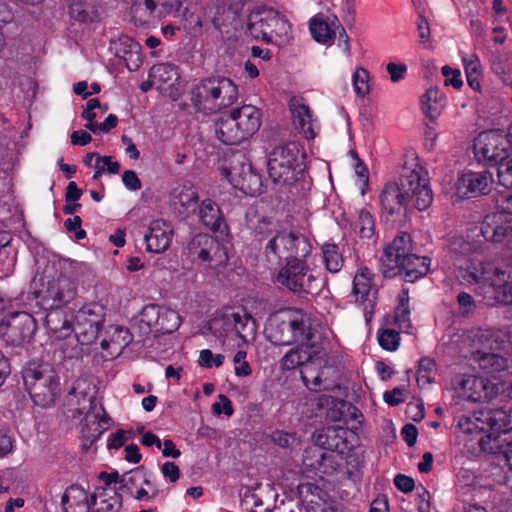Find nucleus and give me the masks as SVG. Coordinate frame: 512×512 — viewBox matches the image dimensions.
I'll return each instance as SVG.
<instances>
[{
	"instance_id": "obj_64",
	"label": "nucleus",
	"mask_w": 512,
	"mask_h": 512,
	"mask_svg": "<svg viewBox=\"0 0 512 512\" xmlns=\"http://www.w3.org/2000/svg\"><path fill=\"white\" fill-rule=\"evenodd\" d=\"M495 211L506 214L507 217H512V193L506 192L499 196Z\"/></svg>"
},
{
	"instance_id": "obj_6",
	"label": "nucleus",
	"mask_w": 512,
	"mask_h": 512,
	"mask_svg": "<svg viewBox=\"0 0 512 512\" xmlns=\"http://www.w3.org/2000/svg\"><path fill=\"white\" fill-rule=\"evenodd\" d=\"M237 99L238 87L226 77L201 79L191 89L192 105L204 114L217 113L233 105Z\"/></svg>"
},
{
	"instance_id": "obj_34",
	"label": "nucleus",
	"mask_w": 512,
	"mask_h": 512,
	"mask_svg": "<svg viewBox=\"0 0 512 512\" xmlns=\"http://www.w3.org/2000/svg\"><path fill=\"white\" fill-rule=\"evenodd\" d=\"M480 445L484 451L503 454L506 461L512 465V428L507 429L505 426L498 432L488 434L481 438Z\"/></svg>"
},
{
	"instance_id": "obj_31",
	"label": "nucleus",
	"mask_w": 512,
	"mask_h": 512,
	"mask_svg": "<svg viewBox=\"0 0 512 512\" xmlns=\"http://www.w3.org/2000/svg\"><path fill=\"white\" fill-rule=\"evenodd\" d=\"M173 233V227L169 222L161 219L152 221L144 235L147 251L165 252L171 244Z\"/></svg>"
},
{
	"instance_id": "obj_26",
	"label": "nucleus",
	"mask_w": 512,
	"mask_h": 512,
	"mask_svg": "<svg viewBox=\"0 0 512 512\" xmlns=\"http://www.w3.org/2000/svg\"><path fill=\"white\" fill-rule=\"evenodd\" d=\"M190 253L210 267L217 268L227 261V254L220 243L208 234L196 235L190 245Z\"/></svg>"
},
{
	"instance_id": "obj_41",
	"label": "nucleus",
	"mask_w": 512,
	"mask_h": 512,
	"mask_svg": "<svg viewBox=\"0 0 512 512\" xmlns=\"http://www.w3.org/2000/svg\"><path fill=\"white\" fill-rule=\"evenodd\" d=\"M317 343L314 348H307L305 345H300L297 348L289 350L281 359L280 365L283 370H293L297 367L304 369L306 363L312 361L317 352Z\"/></svg>"
},
{
	"instance_id": "obj_54",
	"label": "nucleus",
	"mask_w": 512,
	"mask_h": 512,
	"mask_svg": "<svg viewBox=\"0 0 512 512\" xmlns=\"http://www.w3.org/2000/svg\"><path fill=\"white\" fill-rule=\"evenodd\" d=\"M225 356L223 354H215L210 349H203L199 353L198 364L203 368L220 367L223 365Z\"/></svg>"
},
{
	"instance_id": "obj_10",
	"label": "nucleus",
	"mask_w": 512,
	"mask_h": 512,
	"mask_svg": "<svg viewBox=\"0 0 512 512\" xmlns=\"http://www.w3.org/2000/svg\"><path fill=\"white\" fill-rule=\"evenodd\" d=\"M18 300L20 306L9 310L0 322L1 336L11 346L29 343L37 328L33 314L38 313V310L24 294Z\"/></svg>"
},
{
	"instance_id": "obj_61",
	"label": "nucleus",
	"mask_w": 512,
	"mask_h": 512,
	"mask_svg": "<svg viewBox=\"0 0 512 512\" xmlns=\"http://www.w3.org/2000/svg\"><path fill=\"white\" fill-rule=\"evenodd\" d=\"M442 74L445 77V85H451L456 89L462 87L463 81L461 79V72L459 69H453L449 66H443Z\"/></svg>"
},
{
	"instance_id": "obj_55",
	"label": "nucleus",
	"mask_w": 512,
	"mask_h": 512,
	"mask_svg": "<svg viewBox=\"0 0 512 512\" xmlns=\"http://www.w3.org/2000/svg\"><path fill=\"white\" fill-rule=\"evenodd\" d=\"M498 164V181L505 188H512V155Z\"/></svg>"
},
{
	"instance_id": "obj_40",
	"label": "nucleus",
	"mask_w": 512,
	"mask_h": 512,
	"mask_svg": "<svg viewBox=\"0 0 512 512\" xmlns=\"http://www.w3.org/2000/svg\"><path fill=\"white\" fill-rule=\"evenodd\" d=\"M124 487L130 491V494L138 501H149L157 494V490L145 473L137 471L124 479Z\"/></svg>"
},
{
	"instance_id": "obj_35",
	"label": "nucleus",
	"mask_w": 512,
	"mask_h": 512,
	"mask_svg": "<svg viewBox=\"0 0 512 512\" xmlns=\"http://www.w3.org/2000/svg\"><path fill=\"white\" fill-rule=\"evenodd\" d=\"M198 201L196 187L188 181L178 183L171 192V203L174 209L181 215L194 212Z\"/></svg>"
},
{
	"instance_id": "obj_39",
	"label": "nucleus",
	"mask_w": 512,
	"mask_h": 512,
	"mask_svg": "<svg viewBox=\"0 0 512 512\" xmlns=\"http://www.w3.org/2000/svg\"><path fill=\"white\" fill-rule=\"evenodd\" d=\"M45 324L51 338L55 340H65L69 338L74 331L70 320L60 309H48Z\"/></svg>"
},
{
	"instance_id": "obj_8",
	"label": "nucleus",
	"mask_w": 512,
	"mask_h": 512,
	"mask_svg": "<svg viewBox=\"0 0 512 512\" xmlns=\"http://www.w3.org/2000/svg\"><path fill=\"white\" fill-rule=\"evenodd\" d=\"M70 396H80L77 400V410L79 414H85L81 429L83 437L91 442L96 441L110 427L111 419L95 398L94 386L84 379H79Z\"/></svg>"
},
{
	"instance_id": "obj_12",
	"label": "nucleus",
	"mask_w": 512,
	"mask_h": 512,
	"mask_svg": "<svg viewBox=\"0 0 512 512\" xmlns=\"http://www.w3.org/2000/svg\"><path fill=\"white\" fill-rule=\"evenodd\" d=\"M271 326L269 338L276 345L299 343L307 348H314L317 343L314 323L302 312H289Z\"/></svg>"
},
{
	"instance_id": "obj_58",
	"label": "nucleus",
	"mask_w": 512,
	"mask_h": 512,
	"mask_svg": "<svg viewBox=\"0 0 512 512\" xmlns=\"http://www.w3.org/2000/svg\"><path fill=\"white\" fill-rule=\"evenodd\" d=\"M408 292L406 290L401 291L398 295V305L395 308V321L400 324H404L408 321L409 307H408Z\"/></svg>"
},
{
	"instance_id": "obj_16",
	"label": "nucleus",
	"mask_w": 512,
	"mask_h": 512,
	"mask_svg": "<svg viewBox=\"0 0 512 512\" xmlns=\"http://www.w3.org/2000/svg\"><path fill=\"white\" fill-rule=\"evenodd\" d=\"M338 369L335 361L319 349L315 357L301 370V378L306 387L313 391L333 390L337 387Z\"/></svg>"
},
{
	"instance_id": "obj_5",
	"label": "nucleus",
	"mask_w": 512,
	"mask_h": 512,
	"mask_svg": "<svg viewBox=\"0 0 512 512\" xmlns=\"http://www.w3.org/2000/svg\"><path fill=\"white\" fill-rule=\"evenodd\" d=\"M32 292L26 299L40 310L60 309L74 300L77 286L74 280L48 268L42 275H36L32 281Z\"/></svg>"
},
{
	"instance_id": "obj_36",
	"label": "nucleus",
	"mask_w": 512,
	"mask_h": 512,
	"mask_svg": "<svg viewBox=\"0 0 512 512\" xmlns=\"http://www.w3.org/2000/svg\"><path fill=\"white\" fill-rule=\"evenodd\" d=\"M292 124L305 138H314V120L309 107L302 99L293 98L290 102Z\"/></svg>"
},
{
	"instance_id": "obj_18",
	"label": "nucleus",
	"mask_w": 512,
	"mask_h": 512,
	"mask_svg": "<svg viewBox=\"0 0 512 512\" xmlns=\"http://www.w3.org/2000/svg\"><path fill=\"white\" fill-rule=\"evenodd\" d=\"M311 265V255L291 258L280 268L276 282L294 293H310L315 281Z\"/></svg>"
},
{
	"instance_id": "obj_57",
	"label": "nucleus",
	"mask_w": 512,
	"mask_h": 512,
	"mask_svg": "<svg viewBox=\"0 0 512 512\" xmlns=\"http://www.w3.org/2000/svg\"><path fill=\"white\" fill-rule=\"evenodd\" d=\"M462 61L464 64L466 78L481 75L482 65L476 54H464L462 56Z\"/></svg>"
},
{
	"instance_id": "obj_43",
	"label": "nucleus",
	"mask_w": 512,
	"mask_h": 512,
	"mask_svg": "<svg viewBox=\"0 0 512 512\" xmlns=\"http://www.w3.org/2000/svg\"><path fill=\"white\" fill-rule=\"evenodd\" d=\"M298 491L306 503L307 512H331V506L320 496L321 491L310 483L300 484Z\"/></svg>"
},
{
	"instance_id": "obj_3",
	"label": "nucleus",
	"mask_w": 512,
	"mask_h": 512,
	"mask_svg": "<svg viewBox=\"0 0 512 512\" xmlns=\"http://www.w3.org/2000/svg\"><path fill=\"white\" fill-rule=\"evenodd\" d=\"M257 234L264 235V256L268 263L276 265L281 260H289L297 256H310L312 246L309 240L298 231L283 224L276 223L269 218H261L254 225Z\"/></svg>"
},
{
	"instance_id": "obj_7",
	"label": "nucleus",
	"mask_w": 512,
	"mask_h": 512,
	"mask_svg": "<svg viewBox=\"0 0 512 512\" xmlns=\"http://www.w3.org/2000/svg\"><path fill=\"white\" fill-rule=\"evenodd\" d=\"M261 119L262 113L256 106L243 105L235 108L216 122V136L224 144H239L259 130Z\"/></svg>"
},
{
	"instance_id": "obj_30",
	"label": "nucleus",
	"mask_w": 512,
	"mask_h": 512,
	"mask_svg": "<svg viewBox=\"0 0 512 512\" xmlns=\"http://www.w3.org/2000/svg\"><path fill=\"white\" fill-rule=\"evenodd\" d=\"M310 32L318 43L331 45L344 28L334 14H318L310 20Z\"/></svg>"
},
{
	"instance_id": "obj_52",
	"label": "nucleus",
	"mask_w": 512,
	"mask_h": 512,
	"mask_svg": "<svg viewBox=\"0 0 512 512\" xmlns=\"http://www.w3.org/2000/svg\"><path fill=\"white\" fill-rule=\"evenodd\" d=\"M119 170L120 164L113 161L111 156H97L93 179H99L101 175L106 172L109 174H117Z\"/></svg>"
},
{
	"instance_id": "obj_13",
	"label": "nucleus",
	"mask_w": 512,
	"mask_h": 512,
	"mask_svg": "<svg viewBox=\"0 0 512 512\" xmlns=\"http://www.w3.org/2000/svg\"><path fill=\"white\" fill-rule=\"evenodd\" d=\"M24 384L35 404L49 406L60 393V378L48 363H30L23 372Z\"/></svg>"
},
{
	"instance_id": "obj_44",
	"label": "nucleus",
	"mask_w": 512,
	"mask_h": 512,
	"mask_svg": "<svg viewBox=\"0 0 512 512\" xmlns=\"http://www.w3.org/2000/svg\"><path fill=\"white\" fill-rule=\"evenodd\" d=\"M116 54L137 67L141 62V45L129 36H121L116 42Z\"/></svg>"
},
{
	"instance_id": "obj_46",
	"label": "nucleus",
	"mask_w": 512,
	"mask_h": 512,
	"mask_svg": "<svg viewBox=\"0 0 512 512\" xmlns=\"http://www.w3.org/2000/svg\"><path fill=\"white\" fill-rule=\"evenodd\" d=\"M70 14L80 22H93L99 16L95 0H74L70 6Z\"/></svg>"
},
{
	"instance_id": "obj_19",
	"label": "nucleus",
	"mask_w": 512,
	"mask_h": 512,
	"mask_svg": "<svg viewBox=\"0 0 512 512\" xmlns=\"http://www.w3.org/2000/svg\"><path fill=\"white\" fill-rule=\"evenodd\" d=\"M510 424V415L504 409H482L458 419L457 426L465 434L498 432Z\"/></svg>"
},
{
	"instance_id": "obj_23",
	"label": "nucleus",
	"mask_w": 512,
	"mask_h": 512,
	"mask_svg": "<svg viewBox=\"0 0 512 512\" xmlns=\"http://www.w3.org/2000/svg\"><path fill=\"white\" fill-rule=\"evenodd\" d=\"M493 176L488 171H468L461 174L450 190V196L455 201L477 197L489 193Z\"/></svg>"
},
{
	"instance_id": "obj_32",
	"label": "nucleus",
	"mask_w": 512,
	"mask_h": 512,
	"mask_svg": "<svg viewBox=\"0 0 512 512\" xmlns=\"http://www.w3.org/2000/svg\"><path fill=\"white\" fill-rule=\"evenodd\" d=\"M130 331L120 325H111L105 331V337L101 341V348L106 351L105 358L119 356L123 349L131 342Z\"/></svg>"
},
{
	"instance_id": "obj_59",
	"label": "nucleus",
	"mask_w": 512,
	"mask_h": 512,
	"mask_svg": "<svg viewBox=\"0 0 512 512\" xmlns=\"http://www.w3.org/2000/svg\"><path fill=\"white\" fill-rule=\"evenodd\" d=\"M459 313L463 316L471 315L476 309L473 297L467 292H460L457 296Z\"/></svg>"
},
{
	"instance_id": "obj_62",
	"label": "nucleus",
	"mask_w": 512,
	"mask_h": 512,
	"mask_svg": "<svg viewBox=\"0 0 512 512\" xmlns=\"http://www.w3.org/2000/svg\"><path fill=\"white\" fill-rule=\"evenodd\" d=\"M130 437L131 432L118 430L108 438L107 447L109 449H118L128 442Z\"/></svg>"
},
{
	"instance_id": "obj_27",
	"label": "nucleus",
	"mask_w": 512,
	"mask_h": 512,
	"mask_svg": "<svg viewBox=\"0 0 512 512\" xmlns=\"http://www.w3.org/2000/svg\"><path fill=\"white\" fill-rule=\"evenodd\" d=\"M481 234L485 240L501 243L506 246L512 244V217L497 211L487 214L481 224Z\"/></svg>"
},
{
	"instance_id": "obj_48",
	"label": "nucleus",
	"mask_w": 512,
	"mask_h": 512,
	"mask_svg": "<svg viewBox=\"0 0 512 512\" xmlns=\"http://www.w3.org/2000/svg\"><path fill=\"white\" fill-rule=\"evenodd\" d=\"M107 109V106H101L98 99H90L82 113V117L87 121L85 127L92 133H97V126L99 123H96L95 120L102 116L107 111Z\"/></svg>"
},
{
	"instance_id": "obj_51",
	"label": "nucleus",
	"mask_w": 512,
	"mask_h": 512,
	"mask_svg": "<svg viewBox=\"0 0 512 512\" xmlns=\"http://www.w3.org/2000/svg\"><path fill=\"white\" fill-rule=\"evenodd\" d=\"M323 258L326 268L330 272L336 273L341 270L343 266V257L339 248L335 244H325L323 246Z\"/></svg>"
},
{
	"instance_id": "obj_25",
	"label": "nucleus",
	"mask_w": 512,
	"mask_h": 512,
	"mask_svg": "<svg viewBox=\"0 0 512 512\" xmlns=\"http://www.w3.org/2000/svg\"><path fill=\"white\" fill-rule=\"evenodd\" d=\"M412 240L407 233L397 236L384 250L381 258L383 273L386 277H395L399 274V267L411 256Z\"/></svg>"
},
{
	"instance_id": "obj_9",
	"label": "nucleus",
	"mask_w": 512,
	"mask_h": 512,
	"mask_svg": "<svg viewBox=\"0 0 512 512\" xmlns=\"http://www.w3.org/2000/svg\"><path fill=\"white\" fill-rule=\"evenodd\" d=\"M209 328L214 335L226 340L237 338L236 346L240 348L254 339L257 332L255 320L245 310L234 307H226L217 311L209 323Z\"/></svg>"
},
{
	"instance_id": "obj_45",
	"label": "nucleus",
	"mask_w": 512,
	"mask_h": 512,
	"mask_svg": "<svg viewBox=\"0 0 512 512\" xmlns=\"http://www.w3.org/2000/svg\"><path fill=\"white\" fill-rule=\"evenodd\" d=\"M202 223L211 230H218L222 223V216L218 205L211 199L202 201L199 208Z\"/></svg>"
},
{
	"instance_id": "obj_11",
	"label": "nucleus",
	"mask_w": 512,
	"mask_h": 512,
	"mask_svg": "<svg viewBox=\"0 0 512 512\" xmlns=\"http://www.w3.org/2000/svg\"><path fill=\"white\" fill-rule=\"evenodd\" d=\"M304 158L305 153L296 142L275 147L267 162L269 177L274 183L293 184L305 170Z\"/></svg>"
},
{
	"instance_id": "obj_20",
	"label": "nucleus",
	"mask_w": 512,
	"mask_h": 512,
	"mask_svg": "<svg viewBox=\"0 0 512 512\" xmlns=\"http://www.w3.org/2000/svg\"><path fill=\"white\" fill-rule=\"evenodd\" d=\"M476 159L484 164H497L512 153L506 133L500 130H489L478 135L474 142Z\"/></svg>"
},
{
	"instance_id": "obj_21",
	"label": "nucleus",
	"mask_w": 512,
	"mask_h": 512,
	"mask_svg": "<svg viewBox=\"0 0 512 512\" xmlns=\"http://www.w3.org/2000/svg\"><path fill=\"white\" fill-rule=\"evenodd\" d=\"M221 174L230 184L249 195H256L262 191V178L253 169L245 156H235L230 167H222Z\"/></svg>"
},
{
	"instance_id": "obj_63",
	"label": "nucleus",
	"mask_w": 512,
	"mask_h": 512,
	"mask_svg": "<svg viewBox=\"0 0 512 512\" xmlns=\"http://www.w3.org/2000/svg\"><path fill=\"white\" fill-rule=\"evenodd\" d=\"M352 159L354 161V171L355 174L359 177L360 181L364 184H368L369 180V172L367 166L361 161L358 157V154L355 151H350Z\"/></svg>"
},
{
	"instance_id": "obj_53",
	"label": "nucleus",
	"mask_w": 512,
	"mask_h": 512,
	"mask_svg": "<svg viewBox=\"0 0 512 512\" xmlns=\"http://www.w3.org/2000/svg\"><path fill=\"white\" fill-rule=\"evenodd\" d=\"M378 342L387 351H395L400 343V335L393 329H383L378 332Z\"/></svg>"
},
{
	"instance_id": "obj_24",
	"label": "nucleus",
	"mask_w": 512,
	"mask_h": 512,
	"mask_svg": "<svg viewBox=\"0 0 512 512\" xmlns=\"http://www.w3.org/2000/svg\"><path fill=\"white\" fill-rule=\"evenodd\" d=\"M154 87L164 96L173 100L178 99L185 88L178 66L169 63H159L149 71Z\"/></svg>"
},
{
	"instance_id": "obj_17",
	"label": "nucleus",
	"mask_w": 512,
	"mask_h": 512,
	"mask_svg": "<svg viewBox=\"0 0 512 512\" xmlns=\"http://www.w3.org/2000/svg\"><path fill=\"white\" fill-rule=\"evenodd\" d=\"M450 386L457 398L470 402L490 401L499 392L498 386L488 379L468 373L455 374Z\"/></svg>"
},
{
	"instance_id": "obj_42",
	"label": "nucleus",
	"mask_w": 512,
	"mask_h": 512,
	"mask_svg": "<svg viewBox=\"0 0 512 512\" xmlns=\"http://www.w3.org/2000/svg\"><path fill=\"white\" fill-rule=\"evenodd\" d=\"M430 264V258L413 254L399 267L398 275L404 274L406 281L414 282L428 273Z\"/></svg>"
},
{
	"instance_id": "obj_50",
	"label": "nucleus",
	"mask_w": 512,
	"mask_h": 512,
	"mask_svg": "<svg viewBox=\"0 0 512 512\" xmlns=\"http://www.w3.org/2000/svg\"><path fill=\"white\" fill-rule=\"evenodd\" d=\"M436 364L430 358H423L419 362L417 370V383L421 388H426L434 382Z\"/></svg>"
},
{
	"instance_id": "obj_15",
	"label": "nucleus",
	"mask_w": 512,
	"mask_h": 512,
	"mask_svg": "<svg viewBox=\"0 0 512 512\" xmlns=\"http://www.w3.org/2000/svg\"><path fill=\"white\" fill-rule=\"evenodd\" d=\"M181 322V317L177 311L157 304L144 306L133 319V325L138 328L142 335L172 333L180 327Z\"/></svg>"
},
{
	"instance_id": "obj_49",
	"label": "nucleus",
	"mask_w": 512,
	"mask_h": 512,
	"mask_svg": "<svg viewBox=\"0 0 512 512\" xmlns=\"http://www.w3.org/2000/svg\"><path fill=\"white\" fill-rule=\"evenodd\" d=\"M352 86L355 94L364 98L370 93L371 90V77L369 72L364 67H357L352 74Z\"/></svg>"
},
{
	"instance_id": "obj_29",
	"label": "nucleus",
	"mask_w": 512,
	"mask_h": 512,
	"mask_svg": "<svg viewBox=\"0 0 512 512\" xmlns=\"http://www.w3.org/2000/svg\"><path fill=\"white\" fill-rule=\"evenodd\" d=\"M373 273L367 267L357 270L353 279V294L356 302L363 304L366 322H370L374 314L375 295L372 285Z\"/></svg>"
},
{
	"instance_id": "obj_2",
	"label": "nucleus",
	"mask_w": 512,
	"mask_h": 512,
	"mask_svg": "<svg viewBox=\"0 0 512 512\" xmlns=\"http://www.w3.org/2000/svg\"><path fill=\"white\" fill-rule=\"evenodd\" d=\"M433 201L427 172L420 165L418 158L407 156L400 167L397 181L385 185L380 202L384 210L392 214L401 207L426 210Z\"/></svg>"
},
{
	"instance_id": "obj_14",
	"label": "nucleus",
	"mask_w": 512,
	"mask_h": 512,
	"mask_svg": "<svg viewBox=\"0 0 512 512\" xmlns=\"http://www.w3.org/2000/svg\"><path fill=\"white\" fill-rule=\"evenodd\" d=\"M249 34L256 40L282 44L290 32L288 21L274 8L256 7L248 16Z\"/></svg>"
},
{
	"instance_id": "obj_37",
	"label": "nucleus",
	"mask_w": 512,
	"mask_h": 512,
	"mask_svg": "<svg viewBox=\"0 0 512 512\" xmlns=\"http://www.w3.org/2000/svg\"><path fill=\"white\" fill-rule=\"evenodd\" d=\"M446 102L445 94L438 87H429L419 97L421 112L432 121L440 117Z\"/></svg>"
},
{
	"instance_id": "obj_1",
	"label": "nucleus",
	"mask_w": 512,
	"mask_h": 512,
	"mask_svg": "<svg viewBox=\"0 0 512 512\" xmlns=\"http://www.w3.org/2000/svg\"><path fill=\"white\" fill-rule=\"evenodd\" d=\"M458 279L475 285L484 294L501 304H512V267L500 268L488 261L476 246L455 237L449 245Z\"/></svg>"
},
{
	"instance_id": "obj_56",
	"label": "nucleus",
	"mask_w": 512,
	"mask_h": 512,
	"mask_svg": "<svg viewBox=\"0 0 512 512\" xmlns=\"http://www.w3.org/2000/svg\"><path fill=\"white\" fill-rule=\"evenodd\" d=\"M246 358L247 353L244 350H238L233 357L234 372L239 377H247L252 373L251 366Z\"/></svg>"
},
{
	"instance_id": "obj_4",
	"label": "nucleus",
	"mask_w": 512,
	"mask_h": 512,
	"mask_svg": "<svg viewBox=\"0 0 512 512\" xmlns=\"http://www.w3.org/2000/svg\"><path fill=\"white\" fill-rule=\"evenodd\" d=\"M496 341L493 332L489 329L473 328L454 335L452 345L458 353L472 358L479 368L486 374L496 377L498 373L507 369V359L503 356L489 352L494 348Z\"/></svg>"
},
{
	"instance_id": "obj_38",
	"label": "nucleus",
	"mask_w": 512,
	"mask_h": 512,
	"mask_svg": "<svg viewBox=\"0 0 512 512\" xmlns=\"http://www.w3.org/2000/svg\"><path fill=\"white\" fill-rule=\"evenodd\" d=\"M339 225L350 236L359 235L361 238H371L375 230V221L368 210L362 209L357 215V219L352 221L343 216Z\"/></svg>"
},
{
	"instance_id": "obj_28",
	"label": "nucleus",
	"mask_w": 512,
	"mask_h": 512,
	"mask_svg": "<svg viewBox=\"0 0 512 512\" xmlns=\"http://www.w3.org/2000/svg\"><path fill=\"white\" fill-rule=\"evenodd\" d=\"M102 306L90 304L82 307L76 316V335L82 344L94 341L99 333L102 322Z\"/></svg>"
},
{
	"instance_id": "obj_60",
	"label": "nucleus",
	"mask_w": 512,
	"mask_h": 512,
	"mask_svg": "<svg viewBox=\"0 0 512 512\" xmlns=\"http://www.w3.org/2000/svg\"><path fill=\"white\" fill-rule=\"evenodd\" d=\"M392 83H398L405 78L408 67L405 63L389 62L386 66Z\"/></svg>"
},
{
	"instance_id": "obj_33",
	"label": "nucleus",
	"mask_w": 512,
	"mask_h": 512,
	"mask_svg": "<svg viewBox=\"0 0 512 512\" xmlns=\"http://www.w3.org/2000/svg\"><path fill=\"white\" fill-rule=\"evenodd\" d=\"M61 502L65 512H92L94 508L93 493L79 485L68 487Z\"/></svg>"
},
{
	"instance_id": "obj_47",
	"label": "nucleus",
	"mask_w": 512,
	"mask_h": 512,
	"mask_svg": "<svg viewBox=\"0 0 512 512\" xmlns=\"http://www.w3.org/2000/svg\"><path fill=\"white\" fill-rule=\"evenodd\" d=\"M344 433L345 430L342 427H327L317 435L316 443L328 450L337 449L340 442H342L341 434Z\"/></svg>"
},
{
	"instance_id": "obj_22",
	"label": "nucleus",
	"mask_w": 512,
	"mask_h": 512,
	"mask_svg": "<svg viewBox=\"0 0 512 512\" xmlns=\"http://www.w3.org/2000/svg\"><path fill=\"white\" fill-rule=\"evenodd\" d=\"M99 479L103 485L93 492L94 508L92 512H118L122 507V495L119 490L124 487V479L117 472H101Z\"/></svg>"
}]
</instances>
